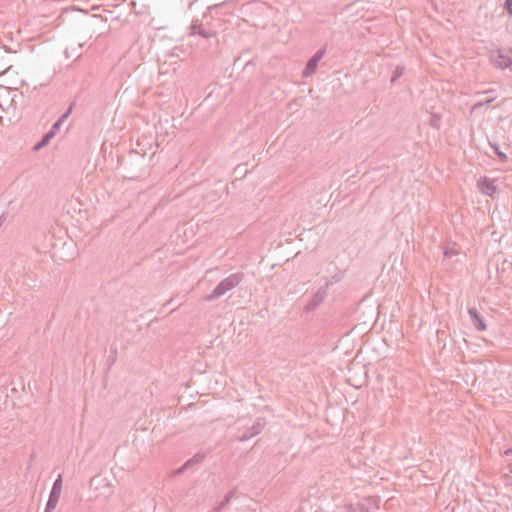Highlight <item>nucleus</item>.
Wrapping results in <instances>:
<instances>
[{"instance_id":"1","label":"nucleus","mask_w":512,"mask_h":512,"mask_svg":"<svg viewBox=\"0 0 512 512\" xmlns=\"http://www.w3.org/2000/svg\"><path fill=\"white\" fill-rule=\"evenodd\" d=\"M243 278L244 274L242 272L230 274L228 277L220 281L210 294L205 296V300L214 301L219 299L227 292L237 287L242 282Z\"/></svg>"},{"instance_id":"2","label":"nucleus","mask_w":512,"mask_h":512,"mask_svg":"<svg viewBox=\"0 0 512 512\" xmlns=\"http://www.w3.org/2000/svg\"><path fill=\"white\" fill-rule=\"evenodd\" d=\"M378 509V500L374 497H364L356 503L345 505L346 512H377Z\"/></svg>"},{"instance_id":"3","label":"nucleus","mask_w":512,"mask_h":512,"mask_svg":"<svg viewBox=\"0 0 512 512\" xmlns=\"http://www.w3.org/2000/svg\"><path fill=\"white\" fill-rule=\"evenodd\" d=\"M330 282L326 281L324 286H321L313 295L312 299L306 304L304 310L306 312L314 311L325 300L328 295Z\"/></svg>"},{"instance_id":"4","label":"nucleus","mask_w":512,"mask_h":512,"mask_svg":"<svg viewBox=\"0 0 512 512\" xmlns=\"http://www.w3.org/2000/svg\"><path fill=\"white\" fill-rule=\"evenodd\" d=\"M326 53L325 48L317 50L314 55L307 61L305 68L302 71V76L307 78L315 73L318 63L324 57Z\"/></svg>"},{"instance_id":"5","label":"nucleus","mask_w":512,"mask_h":512,"mask_svg":"<svg viewBox=\"0 0 512 512\" xmlns=\"http://www.w3.org/2000/svg\"><path fill=\"white\" fill-rule=\"evenodd\" d=\"M204 459H205V454L196 453L192 458L187 460L181 467L173 470L171 472V476L178 475L187 470L196 469L203 462Z\"/></svg>"},{"instance_id":"6","label":"nucleus","mask_w":512,"mask_h":512,"mask_svg":"<svg viewBox=\"0 0 512 512\" xmlns=\"http://www.w3.org/2000/svg\"><path fill=\"white\" fill-rule=\"evenodd\" d=\"M61 492H62V479H61V477H59L55 481V483L52 487V491L50 493V497H49V500L47 503L48 510H53L56 508L58 501L60 499V496H61Z\"/></svg>"},{"instance_id":"7","label":"nucleus","mask_w":512,"mask_h":512,"mask_svg":"<svg viewBox=\"0 0 512 512\" xmlns=\"http://www.w3.org/2000/svg\"><path fill=\"white\" fill-rule=\"evenodd\" d=\"M191 35L192 36H200L204 39H208L215 36V33L211 30H207L204 28L202 22L198 19H194L190 26Z\"/></svg>"},{"instance_id":"8","label":"nucleus","mask_w":512,"mask_h":512,"mask_svg":"<svg viewBox=\"0 0 512 512\" xmlns=\"http://www.w3.org/2000/svg\"><path fill=\"white\" fill-rule=\"evenodd\" d=\"M477 187L482 194L490 197H492L498 191V187L491 179L487 177L480 178L478 180Z\"/></svg>"},{"instance_id":"9","label":"nucleus","mask_w":512,"mask_h":512,"mask_svg":"<svg viewBox=\"0 0 512 512\" xmlns=\"http://www.w3.org/2000/svg\"><path fill=\"white\" fill-rule=\"evenodd\" d=\"M468 314L470 316L472 324L478 331H485L487 329V325L485 323L484 318L475 307H469Z\"/></svg>"},{"instance_id":"10","label":"nucleus","mask_w":512,"mask_h":512,"mask_svg":"<svg viewBox=\"0 0 512 512\" xmlns=\"http://www.w3.org/2000/svg\"><path fill=\"white\" fill-rule=\"evenodd\" d=\"M492 63L496 68L504 70L512 66V59L501 50H497L496 55H492Z\"/></svg>"},{"instance_id":"11","label":"nucleus","mask_w":512,"mask_h":512,"mask_svg":"<svg viewBox=\"0 0 512 512\" xmlns=\"http://www.w3.org/2000/svg\"><path fill=\"white\" fill-rule=\"evenodd\" d=\"M264 424L258 419L250 428H248L242 435L238 436L240 442H245L252 437L261 433Z\"/></svg>"},{"instance_id":"12","label":"nucleus","mask_w":512,"mask_h":512,"mask_svg":"<svg viewBox=\"0 0 512 512\" xmlns=\"http://www.w3.org/2000/svg\"><path fill=\"white\" fill-rule=\"evenodd\" d=\"M482 94L489 95L488 98H484L483 101H478L473 105V110H478L486 105H489L496 99L495 91L493 89L486 90Z\"/></svg>"},{"instance_id":"13","label":"nucleus","mask_w":512,"mask_h":512,"mask_svg":"<svg viewBox=\"0 0 512 512\" xmlns=\"http://www.w3.org/2000/svg\"><path fill=\"white\" fill-rule=\"evenodd\" d=\"M236 489L230 490L224 497V499L220 502V504L216 507V512H220L225 509L230 503L231 499L235 496Z\"/></svg>"},{"instance_id":"14","label":"nucleus","mask_w":512,"mask_h":512,"mask_svg":"<svg viewBox=\"0 0 512 512\" xmlns=\"http://www.w3.org/2000/svg\"><path fill=\"white\" fill-rule=\"evenodd\" d=\"M491 148L493 149L494 153L497 155L498 159L505 163L508 161V156L500 150V147L497 143H490Z\"/></svg>"},{"instance_id":"15","label":"nucleus","mask_w":512,"mask_h":512,"mask_svg":"<svg viewBox=\"0 0 512 512\" xmlns=\"http://www.w3.org/2000/svg\"><path fill=\"white\" fill-rule=\"evenodd\" d=\"M404 71L405 68L403 66H397L391 77V83H395L404 74Z\"/></svg>"},{"instance_id":"16","label":"nucleus","mask_w":512,"mask_h":512,"mask_svg":"<svg viewBox=\"0 0 512 512\" xmlns=\"http://www.w3.org/2000/svg\"><path fill=\"white\" fill-rule=\"evenodd\" d=\"M504 8L507 13L512 16V0H505Z\"/></svg>"},{"instance_id":"17","label":"nucleus","mask_w":512,"mask_h":512,"mask_svg":"<svg viewBox=\"0 0 512 512\" xmlns=\"http://www.w3.org/2000/svg\"><path fill=\"white\" fill-rule=\"evenodd\" d=\"M439 121H440V118L436 114H433L432 117H431V126L432 127H438V122Z\"/></svg>"},{"instance_id":"18","label":"nucleus","mask_w":512,"mask_h":512,"mask_svg":"<svg viewBox=\"0 0 512 512\" xmlns=\"http://www.w3.org/2000/svg\"><path fill=\"white\" fill-rule=\"evenodd\" d=\"M51 137H52V134H48V135H46V136L44 137V139H43L42 143H40V144H38V145L36 146V149H39L40 147H42V146L46 145V144L48 143V141H49V139H50Z\"/></svg>"},{"instance_id":"19","label":"nucleus","mask_w":512,"mask_h":512,"mask_svg":"<svg viewBox=\"0 0 512 512\" xmlns=\"http://www.w3.org/2000/svg\"><path fill=\"white\" fill-rule=\"evenodd\" d=\"M507 391H508L509 395L512 397V380L509 381V383H508Z\"/></svg>"},{"instance_id":"20","label":"nucleus","mask_w":512,"mask_h":512,"mask_svg":"<svg viewBox=\"0 0 512 512\" xmlns=\"http://www.w3.org/2000/svg\"><path fill=\"white\" fill-rule=\"evenodd\" d=\"M223 5H224V2H223V3H220V4H215V5H213V6H209V7H208V9H209V10H211V9H216V8L221 7V6H223Z\"/></svg>"},{"instance_id":"21","label":"nucleus","mask_w":512,"mask_h":512,"mask_svg":"<svg viewBox=\"0 0 512 512\" xmlns=\"http://www.w3.org/2000/svg\"><path fill=\"white\" fill-rule=\"evenodd\" d=\"M340 280L339 277L337 276H333L330 280H328L330 282V284H332L333 282H338Z\"/></svg>"},{"instance_id":"22","label":"nucleus","mask_w":512,"mask_h":512,"mask_svg":"<svg viewBox=\"0 0 512 512\" xmlns=\"http://www.w3.org/2000/svg\"><path fill=\"white\" fill-rule=\"evenodd\" d=\"M505 454H506V455H512V449H507V450L505 451Z\"/></svg>"}]
</instances>
